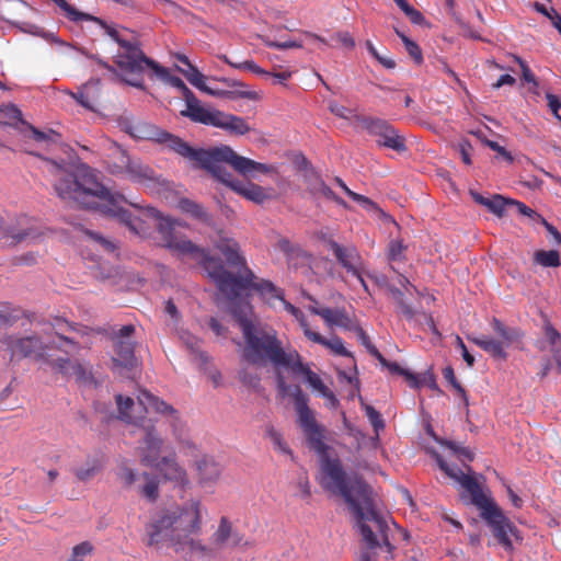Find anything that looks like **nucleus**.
<instances>
[{"label": "nucleus", "instance_id": "f257e3e1", "mask_svg": "<svg viewBox=\"0 0 561 561\" xmlns=\"http://www.w3.org/2000/svg\"><path fill=\"white\" fill-rule=\"evenodd\" d=\"M276 388L282 398L290 396L294 399L298 423L307 444L320 458L318 481L321 486L340 494L350 505L356 518V527L368 549L385 546L391 551L392 546L388 535L390 527L386 517L376 508L373 490L358 474H347L339 458L329 456L330 446L324 443V427L317 422L312 410L308 407L307 394L300 386L288 385L282 373L276 375Z\"/></svg>", "mask_w": 561, "mask_h": 561}, {"label": "nucleus", "instance_id": "f03ea898", "mask_svg": "<svg viewBox=\"0 0 561 561\" xmlns=\"http://www.w3.org/2000/svg\"><path fill=\"white\" fill-rule=\"evenodd\" d=\"M54 188L61 199L73 202L87 209H96L100 202H103L102 211L117 218L136 236L146 237L151 228L160 231V219L168 220L172 227V234H175L174 221L169 217H164L154 207L148 206L144 208L140 216H134L130 211L123 208L122 204L124 203L135 208H141V206L138 203L128 201L119 193L111 192L99 181L95 170L87 164L78 168L76 173L61 175L54 184ZM159 233L161 234V232Z\"/></svg>", "mask_w": 561, "mask_h": 561}, {"label": "nucleus", "instance_id": "7ed1b4c3", "mask_svg": "<svg viewBox=\"0 0 561 561\" xmlns=\"http://www.w3.org/2000/svg\"><path fill=\"white\" fill-rule=\"evenodd\" d=\"M160 232L164 247L183 256H191L196 260L206 271L209 278L214 280L218 290L227 298L241 296L242 291L251 288L265 299L284 300V293L268 279L255 282L256 276L250 268L245 273L234 275L229 272L222 260L209 254L205 248H201L191 240L172 234V227L168 220L160 219Z\"/></svg>", "mask_w": 561, "mask_h": 561}, {"label": "nucleus", "instance_id": "20e7f679", "mask_svg": "<svg viewBox=\"0 0 561 561\" xmlns=\"http://www.w3.org/2000/svg\"><path fill=\"white\" fill-rule=\"evenodd\" d=\"M204 511L199 500H190L182 506L161 512L146 526L148 546L159 549L167 545L176 553L213 557V550L198 539Z\"/></svg>", "mask_w": 561, "mask_h": 561}, {"label": "nucleus", "instance_id": "39448f33", "mask_svg": "<svg viewBox=\"0 0 561 561\" xmlns=\"http://www.w3.org/2000/svg\"><path fill=\"white\" fill-rule=\"evenodd\" d=\"M131 137L163 145L165 149L187 160L193 168L214 172L220 178L228 175L218 164L222 160L230 161L240 171H244L247 165H252V162L239 158L230 146L221 145L210 149L194 148L181 137L145 121L136 122Z\"/></svg>", "mask_w": 561, "mask_h": 561}, {"label": "nucleus", "instance_id": "423d86ee", "mask_svg": "<svg viewBox=\"0 0 561 561\" xmlns=\"http://www.w3.org/2000/svg\"><path fill=\"white\" fill-rule=\"evenodd\" d=\"M244 347L242 357L250 364L265 366L272 364L275 368H287L294 375L302 368V358L296 350L286 351L277 332L261 323L245 324L242 333Z\"/></svg>", "mask_w": 561, "mask_h": 561}, {"label": "nucleus", "instance_id": "0eeeda50", "mask_svg": "<svg viewBox=\"0 0 561 561\" xmlns=\"http://www.w3.org/2000/svg\"><path fill=\"white\" fill-rule=\"evenodd\" d=\"M85 21L99 24L114 42L125 51L115 56V64L123 73L134 75V78H122L125 83L134 88L145 90L144 80L139 77L144 72V59L147 57L138 42H129L122 38L116 28L108 25L104 20L89 14Z\"/></svg>", "mask_w": 561, "mask_h": 561}, {"label": "nucleus", "instance_id": "6e6552de", "mask_svg": "<svg viewBox=\"0 0 561 561\" xmlns=\"http://www.w3.org/2000/svg\"><path fill=\"white\" fill-rule=\"evenodd\" d=\"M56 334L69 346V350H66L60 345L46 344L37 334H31L26 336L5 334L0 337V344L3 345L5 351L10 353L11 360L14 358L20 359L32 357L42 363L47 355L48 348L54 347L60 352H65L66 354L78 352L80 350V345L72 339L65 336L59 332Z\"/></svg>", "mask_w": 561, "mask_h": 561}, {"label": "nucleus", "instance_id": "1a4fd4ad", "mask_svg": "<svg viewBox=\"0 0 561 561\" xmlns=\"http://www.w3.org/2000/svg\"><path fill=\"white\" fill-rule=\"evenodd\" d=\"M433 456L439 469L444 471L450 479L458 482L460 486L466 491L469 500L467 501L466 494L461 495V499L466 503L474 505L480 511V513L495 504L494 500L483 492L481 485L471 474V472H463L457 466L448 465L447 461L436 451L433 454Z\"/></svg>", "mask_w": 561, "mask_h": 561}, {"label": "nucleus", "instance_id": "9d476101", "mask_svg": "<svg viewBox=\"0 0 561 561\" xmlns=\"http://www.w3.org/2000/svg\"><path fill=\"white\" fill-rule=\"evenodd\" d=\"M236 154L239 158H242V159H245V160L252 162L251 163L252 165H247L244 171H240L230 161L222 160L218 164H219L220 169L224 172H226L228 175L220 178V176L216 175L214 172H209V173L216 180L230 186L231 188H233L236 192L240 193L242 196H244L249 201H252L257 204L264 203L267 199L268 195L266 194L265 190L262 186L253 184V183H250L248 185H242V184L234 182L232 174L227 170L225 164H229L233 170H236L238 173H240L244 176L253 175L256 172L268 173L271 171V167L267 164L261 163V162H256L249 158L239 156L237 152H236Z\"/></svg>", "mask_w": 561, "mask_h": 561}, {"label": "nucleus", "instance_id": "9b49d317", "mask_svg": "<svg viewBox=\"0 0 561 561\" xmlns=\"http://www.w3.org/2000/svg\"><path fill=\"white\" fill-rule=\"evenodd\" d=\"M134 332L135 325L126 324L113 335L114 356L112 357V369L124 377H130V371L137 365L135 342L133 340Z\"/></svg>", "mask_w": 561, "mask_h": 561}, {"label": "nucleus", "instance_id": "f8f14e48", "mask_svg": "<svg viewBox=\"0 0 561 561\" xmlns=\"http://www.w3.org/2000/svg\"><path fill=\"white\" fill-rule=\"evenodd\" d=\"M41 234L36 220L27 216H20L0 224V242L7 247H15L24 242L33 243Z\"/></svg>", "mask_w": 561, "mask_h": 561}, {"label": "nucleus", "instance_id": "ddd939ff", "mask_svg": "<svg viewBox=\"0 0 561 561\" xmlns=\"http://www.w3.org/2000/svg\"><path fill=\"white\" fill-rule=\"evenodd\" d=\"M480 517L491 528L493 536L497 542L507 551L513 550L512 538L519 539L518 529L503 513L500 506L495 503L484 512L480 513Z\"/></svg>", "mask_w": 561, "mask_h": 561}, {"label": "nucleus", "instance_id": "4468645a", "mask_svg": "<svg viewBox=\"0 0 561 561\" xmlns=\"http://www.w3.org/2000/svg\"><path fill=\"white\" fill-rule=\"evenodd\" d=\"M137 399L139 404L142 405L146 411L151 410L157 413L170 415V423L175 439L181 444L187 446L190 445L186 426L180 420L178 412L173 409V407L160 400L158 397L153 396L147 390H141Z\"/></svg>", "mask_w": 561, "mask_h": 561}, {"label": "nucleus", "instance_id": "2eb2a0df", "mask_svg": "<svg viewBox=\"0 0 561 561\" xmlns=\"http://www.w3.org/2000/svg\"><path fill=\"white\" fill-rule=\"evenodd\" d=\"M141 443V462L146 466L159 467L163 439L152 425L144 426V436Z\"/></svg>", "mask_w": 561, "mask_h": 561}, {"label": "nucleus", "instance_id": "dca6fc26", "mask_svg": "<svg viewBox=\"0 0 561 561\" xmlns=\"http://www.w3.org/2000/svg\"><path fill=\"white\" fill-rule=\"evenodd\" d=\"M219 112L220 111L215 107L203 106L195 94H191L190 99L185 101V110L181 111V115L190 118L194 123L216 127Z\"/></svg>", "mask_w": 561, "mask_h": 561}, {"label": "nucleus", "instance_id": "f3484780", "mask_svg": "<svg viewBox=\"0 0 561 561\" xmlns=\"http://www.w3.org/2000/svg\"><path fill=\"white\" fill-rule=\"evenodd\" d=\"M219 112L220 111L215 107L203 106L195 94H191L190 99L185 101V110L181 111V115L190 118L194 123L216 127Z\"/></svg>", "mask_w": 561, "mask_h": 561}, {"label": "nucleus", "instance_id": "a211bd4d", "mask_svg": "<svg viewBox=\"0 0 561 561\" xmlns=\"http://www.w3.org/2000/svg\"><path fill=\"white\" fill-rule=\"evenodd\" d=\"M215 248L225 256L227 264L230 267L237 268L238 274L245 273L247 260L241 253L239 243L232 238H220L216 243Z\"/></svg>", "mask_w": 561, "mask_h": 561}, {"label": "nucleus", "instance_id": "6ab92c4d", "mask_svg": "<svg viewBox=\"0 0 561 561\" xmlns=\"http://www.w3.org/2000/svg\"><path fill=\"white\" fill-rule=\"evenodd\" d=\"M295 375H302L307 383L325 399V407L330 410H336L340 405V401L336 396L323 383L321 378L313 373L308 364H302V368H299Z\"/></svg>", "mask_w": 561, "mask_h": 561}, {"label": "nucleus", "instance_id": "aec40b11", "mask_svg": "<svg viewBox=\"0 0 561 561\" xmlns=\"http://www.w3.org/2000/svg\"><path fill=\"white\" fill-rule=\"evenodd\" d=\"M328 244L337 262L352 275H358L357 265L360 262V255L354 245L343 247L334 240H329Z\"/></svg>", "mask_w": 561, "mask_h": 561}, {"label": "nucleus", "instance_id": "412c9836", "mask_svg": "<svg viewBox=\"0 0 561 561\" xmlns=\"http://www.w3.org/2000/svg\"><path fill=\"white\" fill-rule=\"evenodd\" d=\"M310 311L320 316L330 327L335 325L348 331H354L358 327L343 308L331 309L311 307Z\"/></svg>", "mask_w": 561, "mask_h": 561}, {"label": "nucleus", "instance_id": "4be33fe9", "mask_svg": "<svg viewBox=\"0 0 561 561\" xmlns=\"http://www.w3.org/2000/svg\"><path fill=\"white\" fill-rule=\"evenodd\" d=\"M121 162L125 167V173L133 182L148 183L157 181L156 173L149 165L131 160L125 152H121Z\"/></svg>", "mask_w": 561, "mask_h": 561}, {"label": "nucleus", "instance_id": "5701e85b", "mask_svg": "<svg viewBox=\"0 0 561 561\" xmlns=\"http://www.w3.org/2000/svg\"><path fill=\"white\" fill-rule=\"evenodd\" d=\"M146 68L151 69L157 78H159L162 81H165V82L170 83L172 87L179 89L182 92L185 101L187 99H190L191 94H194L186 87V84L180 77L171 76L168 68L160 66L157 61H154L153 59H151L149 57H146L144 59V70Z\"/></svg>", "mask_w": 561, "mask_h": 561}, {"label": "nucleus", "instance_id": "b1692460", "mask_svg": "<svg viewBox=\"0 0 561 561\" xmlns=\"http://www.w3.org/2000/svg\"><path fill=\"white\" fill-rule=\"evenodd\" d=\"M216 128H220L230 135L243 136L251 130L245 118L220 111Z\"/></svg>", "mask_w": 561, "mask_h": 561}, {"label": "nucleus", "instance_id": "393cba45", "mask_svg": "<svg viewBox=\"0 0 561 561\" xmlns=\"http://www.w3.org/2000/svg\"><path fill=\"white\" fill-rule=\"evenodd\" d=\"M159 467H153L159 470L167 480L174 481L179 484H186L187 477L185 470L176 462L174 456L162 457L159 461Z\"/></svg>", "mask_w": 561, "mask_h": 561}, {"label": "nucleus", "instance_id": "a878e982", "mask_svg": "<svg viewBox=\"0 0 561 561\" xmlns=\"http://www.w3.org/2000/svg\"><path fill=\"white\" fill-rule=\"evenodd\" d=\"M230 300L229 311L232 317L238 322L241 332L243 333V328L245 324H256L252 319H250V314L252 312V307L249 301L241 299V296L236 298H228Z\"/></svg>", "mask_w": 561, "mask_h": 561}, {"label": "nucleus", "instance_id": "bb28decb", "mask_svg": "<svg viewBox=\"0 0 561 561\" xmlns=\"http://www.w3.org/2000/svg\"><path fill=\"white\" fill-rule=\"evenodd\" d=\"M471 341L496 359L505 360L507 357L504 344L493 337L481 335L472 337Z\"/></svg>", "mask_w": 561, "mask_h": 561}, {"label": "nucleus", "instance_id": "cd10ccee", "mask_svg": "<svg viewBox=\"0 0 561 561\" xmlns=\"http://www.w3.org/2000/svg\"><path fill=\"white\" fill-rule=\"evenodd\" d=\"M179 70L183 73L187 81L198 90L213 96L220 95V92L215 91L206 85L205 76L194 65H188L187 68H180Z\"/></svg>", "mask_w": 561, "mask_h": 561}, {"label": "nucleus", "instance_id": "c85d7f7f", "mask_svg": "<svg viewBox=\"0 0 561 561\" xmlns=\"http://www.w3.org/2000/svg\"><path fill=\"white\" fill-rule=\"evenodd\" d=\"M470 195L477 204L486 207L491 213L499 217L503 216L506 198L501 195H493L491 198H488L476 191H470Z\"/></svg>", "mask_w": 561, "mask_h": 561}, {"label": "nucleus", "instance_id": "c756f323", "mask_svg": "<svg viewBox=\"0 0 561 561\" xmlns=\"http://www.w3.org/2000/svg\"><path fill=\"white\" fill-rule=\"evenodd\" d=\"M377 142L379 146L392 149L397 152H404L407 150L404 137L392 126L378 137Z\"/></svg>", "mask_w": 561, "mask_h": 561}, {"label": "nucleus", "instance_id": "7c9ffc66", "mask_svg": "<svg viewBox=\"0 0 561 561\" xmlns=\"http://www.w3.org/2000/svg\"><path fill=\"white\" fill-rule=\"evenodd\" d=\"M302 178L307 185V190L314 198H318V190L324 184V181L322 180L321 175L309 164L307 159H302Z\"/></svg>", "mask_w": 561, "mask_h": 561}, {"label": "nucleus", "instance_id": "2f4dec72", "mask_svg": "<svg viewBox=\"0 0 561 561\" xmlns=\"http://www.w3.org/2000/svg\"><path fill=\"white\" fill-rule=\"evenodd\" d=\"M197 468L203 483L216 481L221 472L220 466L213 459H202Z\"/></svg>", "mask_w": 561, "mask_h": 561}, {"label": "nucleus", "instance_id": "473e14b6", "mask_svg": "<svg viewBox=\"0 0 561 561\" xmlns=\"http://www.w3.org/2000/svg\"><path fill=\"white\" fill-rule=\"evenodd\" d=\"M440 445L448 448L451 451V454L455 455L458 458V460H460L463 463L467 471L472 472L471 467L466 465L467 461L470 462L474 459V454L471 449L460 445L459 443L447 439L442 440Z\"/></svg>", "mask_w": 561, "mask_h": 561}, {"label": "nucleus", "instance_id": "72a5a7b5", "mask_svg": "<svg viewBox=\"0 0 561 561\" xmlns=\"http://www.w3.org/2000/svg\"><path fill=\"white\" fill-rule=\"evenodd\" d=\"M44 364L48 365L55 374L61 375L66 379H70V373L75 366V360L69 357L50 358L46 355Z\"/></svg>", "mask_w": 561, "mask_h": 561}, {"label": "nucleus", "instance_id": "f704fd0d", "mask_svg": "<svg viewBox=\"0 0 561 561\" xmlns=\"http://www.w3.org/2000/svg\"><path fill=\"white\" fill-rule=\"evenodd\" d=\"M492 328L494 332L503 339V344L505 347L510 346L514 341H517L522 333L516 328H508L504 325L499 319L493 318Z\"/></svg>", "mask_w": 561, "mask_h": 561}, {"label": "nucleus", "instance_id": "c9c22d12", "mask_svg": "<svg viewBox=\"0 0 561 561\" xmlns=\"http://www.w3.org/2000/svg\"><path fill=\"white\" fill-rule=\"evenodd\" d=\"M359 123L369 135L375 137L381 136L391 126L386 119L369 116L360 117Z\"/></svg>", "mask_w": 561, "mask_h": 561}, {"label": "nucleus", "instance_id": "e433bc0d", "mask_svg": "<svg viewBox=\"0 0 561 561\" xmlns=\"http://www.w3.org/2000/svg\"><path fill=\"white\" fill-rule=\"evenodd\" d=\"M180 340L187 347V350H190L191 353L201 360L202 364H206L208 362L206 353H204L201 348L202 341L197 336L191 334L190 332L183 331L180 333Z\"/></svg>", "mask_w": 561, "mask_h": 561}, {"label": "nucleus", "instance_id": "4c0bfd02", "mask_svg": "<svg viewBox=\"0 0 561 561\" xmlns=\"http://www.w3.org/2000/svg\"><path fill=\"white\" fill-rule=\"evenodd\" d=\"M388 291L390 293L392 299L396 301L399 311L408 319L412 320L415 317V311L413 308L405 301L404 293L397 288L393 285H388Z\"/></svg>", "mask_w": 561, "mask_h": 561}, {"label": "nucleus", "instance_id": "58836bf2", "mask_svg": "<svg viewBox=\"0 0 561 561\" xmlns=\"http://www.w3.org/2000/svg\"><path fill=\"white\" fill-rule=\"evenodd\" d=\"M265 437H267L278 453L289 455L294 459V455L288 445L284 442L282 434L272 425H265Z\"/></svg>", "mask_w": 561, "mask_h": 561}, {"label": "nucleus", "instance_id": "ea45409f", "mask_svg": "<svg viewBox=\"0 0 561 561\" xmlns=\"http://www.w3.org/2000/svg\"><path fill=\"white\" fill-rule=\"evenodd\" d=\"M232 525L227 517H221L217 530L213 534V542L219 547H226L229 542Z\"/></svg>", "mask_w": 561, "mask_h": 561}, {"label": "nucleus", "instance_id": "a19ab883", "mask_svg": "<svg viewBox=\"0 0 561 561\" xmlns=\"http://www.w3.org/2000/svg\"><path fill=\"white\" fill-rule=\"evenodd\" d=\"M534 261L543 267H559L561 265L560 255L557 250H538L535 252Z\"/></svg>", "mask_w": 561, "mask_h": 561}, {"label": "nucleus", "instance_id": "79ce46f5", "mask_svg": "<svg viewBox=\"0 0 561 561\" xmlns=\"http://www.w3.org/2000/svg\"><path fill=\"white\" fill-rule=\"evenodd\" d=\"M89 270L91 275L100 280L110 279L117 274V271L113 265L103 261L93 262L89 265Z\"/></svg>", "mask_w": 561, "mask_h": 561}, {"label": "nucleus", "instance_id": "37998d69", "mask_svg": "<svg viewBox=\"0 0 561 561\" xmlns=\"http://www.w3.org/2000/svg\"><path fill=\"white\" fill-rule=\"evenodd\" d=\"M146 480L145 484L139 488V492L144 497L150 502H154L159 496V482L158 479L147 472L142 473Z\"/></svg>", "mask_w": 561, "mask_h": 561}, {"label": "nucleus", "instance_id": "c03bdc74", "mask_svg": "<svg viewBox=\"0 0 561 561\" xmlns=\"http://www.w3.org/2000/svg\"><path fill=\"white\" fill-rule=\"evenodd\" d=\"M102 469V465L96 459H89L85 466L75 470L77 479L81 482L91 480Z\"/></svg>", "mask_w": 561, "mask_h": 561}, {"label": "nucleus", "instance_id": "a18cd8bd", "mask_svg": "<svg viewBox=\"0 0 561 561\" xmlns=\"http://www.w3.org/2000/svg\"><path fill=\"white\" fill-rule=\"evenodd\" d=\"M179 207L181 208L182 211L191 215L194 218L204 220L208 218V214L205 211L204 207L188 198L180 199Z\"/></svg>", "mask_w": 561, "mask_h": 561}, {"label": "nucleus", "instance_id": "49530a36", "mask_svg": "<svg viewBox=\"0 0 561 561\" xmlns=\"http://www.w3.org/2000/svg\"><path fill=\"white\" fill-rule=\"evenodd\" d=\"M20 318V311L9 304L0 305V327H12Z\"/></svg>", "mask_w": 561, "mask_h": 561}, {"label": "nucleus", "instance_id": "de8ad7c7", "mask_svg": "<svg viewBox=\"0 0 561 561\" xmlns=\"http://www.w3.org/2000/svg\"><path fill=\"white\" fill-rule=\"evenodd\" d=\"M60 10L64 11L66 16L72 22L85 21L89 13L81 12L75 7L70 5L66 0H51Z\"/></svg>", "mask_w": 561, "mask_h": 561}, {"label": "nucleus", "instance_id": "09e8293b", "mask_svg": "<svg viewBox=\"0 0 561 561\" xmlns=\"http://www.w3.org/2000/svg\"><path fill=\"white\" fill-rule=\"evenodd\" d=\"M443 376L447 382L451 385V387L457 391V393L461 397L463 404L466 408L469 405L468 397L463 387L456 379L454 369L451 366H447L443 369Z\"/></svg>", "mask_w": 561, "mask_h": 561}, {"label": "nucleus", "instance_id": "8fccbe9b", "mask_svg": "<svg viewBox=\"0 0 561 561\" xmlns=\"http://www.w3.org/2000/svg\"><path fill=\"white\" fill-rule=\"evenodd\" d=\"M25 127L32 133V136L36 141H50V142L56 144L60 140V135L53 129H48L47 131H42V130L37 129L36 127L30 125L28 123L26 124Z\"/></svg>", "mask_w": 561, "mask_h": 561}, {"label": "nucleus", "instance_id": "3c124183", "mask_svg": "<svg viewBox=\"0 0 561 561\" xmlns=\"http://www.w3.org/2000/svg\"><path fill=\"white\" fill-rule=\"evenodd\" d=\"M116 403L118 408V417L126 422H131V416L129 414V410L134 407V400L129 397H124L122 394L116 396Z\"/></svg>", "mask_w": 561, "mask_h": 561}, {"label": "nucleus", "instance_id": "603ef678", "mask_svg": "<svg viewBox=\"0 0 561 561\" xmlns=\"http://www.w3.org/2000/svg\"><path fill=\"white\" fill-rule=\"evenodd\" d=\"M366 416L368 417L371 426L374 427L375 432L378 434L381 430L385 428V422L381 417V414L371 405L369 404H363Z\"/></svg>", "mask_w": 561, "mask_h": 561}, {"label": "nucleus", "instance_id": "864d4df0", "mask_svg": "<svg viewBox=\"0 0 561 561\" xmlns=\"http://www.w3.org/2000/svg\"><path fill=\"white\" fill-rule=\"evenodd\" d=\"M117 478L125 488H131L138 479V473L136 470L123 465L117 472Z\"/></svg>", "mask_w": 561, "mask_h": 561}, {"label": "nucleus", "instance_id": "5fc2aeb1", "mask_svg": "<svg viewBox=\"0 0 561 561\" xmlns=\"http://www.w3.org/2000/svg\"><path fill=\"white\" fill-rule=\"evenodd\" d=\"M514 60L519 65L522 69V78L525 82L533 84L534 89H537L539 87V82L536 79L535 75L530 70L529 66L518 56H513ZM534 92L537 93L536 90Z\"/></svg>", "mask_w": 561, "mask_h": 561}, {"label": "nucleus", "instance_id": "6e6d98bb", "mask_svg": "<svg viewBox=\"0 0 561 561\" xmlns=\"http://www.w3.org/2000/svg\"><path fill=\"white\" fill-rule=\"evenodd\" d=\"M239 378L241 382L249 388L254 390H260L261 388V378L256 373L249 371L248 369H242L239 373Z\"/></svg>", "mask_w": 561, "mask_h": 561}, {"label": "nucleus", "instance_id": "4d7b16f0", "mask_svg": "<svg viewBox=\"0 0 561 561\" xmlns=\"http://www.w3.org/2000/svg\"><path fill=\"white\" fill-rule=\"evenodd\" d=\"M324 346L330 348L334 354L345 357H352V353L348 352L343 343V340L339 336H333L332 339L325 341Z\"/></svg>", "mask_w": 561, "mask_h": 561}, {"label": "nucleus", "instance_id": "13d9d810", "mask_svg": "<svg viewBox=\"0 0 561 561\" xmlns=\"http://www.w3.org/2000/svg\"><path fill=\"white\" fill-rule=\"evenodd\" d=\"M70 378H75L80 383H88L92 376L91 373L78 360H75V366L70 373Z\"/></svg>", "mask_w": 561, "mask_h": 561}, {"label": "nucleus", "instance_id": "bf43d9fd", "mask_svg": "<svg viewBox=\"0 0 561 561\" xmlns=\"http://www.w3.org/2000/svg\"><path fill=\"white\" fill-rule=\"evenodd\" d=\"M261 39L267 47L277 48V49H289V48H301L302 44L301 42L297 41H285V42H277L271 39L268 36H261Z\"/></svg>", "mask_w": 561, "mask_h": 561}, {"label": "nucleus", "instance_id": "052dcab7", "mask_svg": "<svg viewBox=\"0 0 561 561\" xmlns=\"http://www.w3.org/2000/svg\"><path fill=\"white\" fill-rule=\"evenodd\" d=\"M92 551L93 546L89 541H83L72 548L71 558L68 561H83V558Z\"/></svg>", "mask_w": 561, "mask_h": 561}, {"label": "nucleus", "instance_id": "680f3d73", "mask_svg": "<svg viewBox=\"0 0 561 561\" xmlns=\"http://www.w3.org/2000/svg\"><path fill=\"white\" fill-rule=\"evenodd\" d=\"M453 19L462 30V34L472 39H482L480 33L478 31L472 30V27L467 23L459 13L453 12Z\"/></svg>", "mask_w": 561, "mask_h": 561}, {"label": "nucleus", "instance_id": "e2e57ef3", "mask_svg": "<svg viewBox=\"0 0 561 561\" xmlns=\"http://www.w3.org/2000/svg\"><path fill=\"white\" fill-rule=\"evenodd\" d=\"M482 142L489 147L490 149H492L493 151L497 152V157H501L502 159H504L505 161H507L508 163H512L513 162V156L510 151H507L503 146H501L499 142L494 141V140H490V139H486V138H481Z\"/></svg>", "mask_w": 561, "mask_h": 561}, {"label": "nucleus", "instance_id": "0e129e2a", "mask_svg": "<svg viewBox=\"0 0 561 561\" xmlns=\"http://www.w3.org/2000/svg\"><path fill=\"white\" fill-rule=\"evenodd\" d=\"M506 205H513L516 207L517 211L523 215L527 216L529 218L539 219L542 218L539 214H537L534 209L528 207L526 204L515 201V199H506Z\"/></svg>", "mask_w": 561, "mask_h": 561}, {"label": "nucleus", "instance_id": "69168bd1", "mask_svg": "<svg viewBox=\"0 0 561 561\" xmlns=\"http://www.w3.org/2000/svg\"><path fill=\"white\" fill-rule=\"evenodd\" d=\"M403 45L415 64L421 65L423 62V55L420 46L412 39H405Z\"/></svg>", "mask_w": 561, "mask_h": 561}, {"label": "nucleus", "instance_id": "338daca9", "mask_svg": "<svg viewBox=\"0 0 561 561\" xmlns=\"http://www.w3.org/2000/svg\"><path fill=\"white\" fill-rule=\"evenodd\" d=\"M16 27L25 34L38 36L42 38H44V35L46 33L45 30H43L42 27H39L36 24H33L31 22H19V23H16Z\"/></svg>", "mask_w": 561, "mask_h": 561}, {"label": "nucleus", "instance_id": "774afa93", "mask_svg": "<svg viewBox=\"0 0 561 561\" xmlns=\"http://www.w3.org/2000/svg\"><path fill=\"white\" fill-rule=\"evenodd\" d=\"M136 122L137 121H135L134 117L128 113H124L119 115L117 118L118 127L130 136L136 125Z\"/></svg>", "mask_w": 561, "mask_h": 561}]
</instances>
